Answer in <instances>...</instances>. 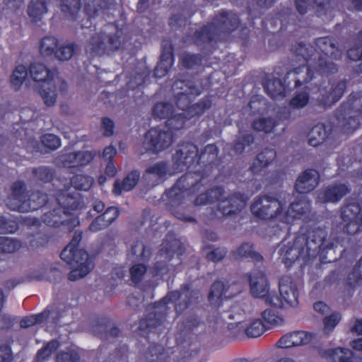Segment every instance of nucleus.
I'll return each instance as SVG.
<instances>
[{
	"instance_id": "30",
	"label": "nucleus",
	"mask_w": 362,
	"mask_h": 362,
	"mask_svg": "<svg viewBox=\"0 0 362 362\" xmlns=\"http://www.w3.org/2000/svg\"><path fill=\"white\" fill-rule=\"evenodd\" d=\"M275 157L276 152L273 149H266L257 156V162L264 167L272 162Z\"/></svg>"
},
{
	"instance_id": "53",
	"label": "nucleus",
	"mask_w": 362,
	"mask_h": 362,
	"mask_svg": "<svg viewBox=\"0 0 362 362\" xmlns=\"http://www.w3.org/2000/svg\"><path fill=\"white\" fill-rule=\"evenodd\" d=\"M116 153L117 151L113 146H108L103 151V158L106 160H111Z\"/></svg>"
},
{
	"instance_id": "27",
	"label": "nucleus",
	"mask_w": 362,
	"mask_h": 362,
	"mask_svg": "<svg viewBox=\"0 0 362 362\" xmlns=\"http://www.w3.org/2000/svg\"><path fill=\"white\" fill-rule=\"evenodd\" d=\"M58 346L59 344L56 341H52L48 343L44 348L38 351L37 362H43L57 349Z\"/></svg>"
},
{
	"instance_id": "12",
	"label": "nucleus",
	"mask_w": 362,
	"mask_h": 362,
	"mask_svg": "<svg viewBox=\"0 0 362 362\" xmlns=\"http://www.w3.org/2000/svg\"><path fill=\"white\" fill-rule=\"evenodd\" d=\"M347 192V187L344 185H340L328 188L323 194V197L319 199L322 202H336L345 195Z\"/></svg>"
},
{
	"instance_id": "4",
	"label": "nucleus",
	"mask_w": 362,
	"mask_h": 362,
	"mask_svg": "<svg viewBox=\"0 0 362 362\" xmlns=\"http://www.w3.org/2000/svg\"><path fill=\"white\" fill-rule=\"evenodd\" d=\"M250 289L252 293L257 297H266V302L272 305H277V298L269 293V284L264 274L255 270L250 276Z\"/></svg>"
},
{
	"instance_id": "61",
	"label": "nucleus",
	"mask_w": 362,
	"mask_h": 362,
	"mask_svg": "<svg viewBox=\"0 0 362 362\" xmlns=\"http://www.w3.org/2000/svg\"><path fill=\"white\" fill-rule=\"evenodd\" d=\"M348 124L350 127H345V129L347 132L349 131V130H352V129H356L357 127L358 124V121L356 119H351L349 121Z\"/></svg>"
},
{
	"instance_id": "57",
	"label": "nucleus",
	"mask_w": 362,
	"mask_h": 362,
	"mask_svg": "<svg viewBox=\"0 0 362 362\" xmlns=\"http://www.w3.org/2000/svg\"><path fill=\"white\" fill-rule=\"evenodd\" d=\"M212 200H213V198L211 197V195H210V197H209L208 194H202V195H200L196 199V203H197V204H206V203H207L209 202H211Z\"/></svg>"
},
{
	"instance_id": "59",
	"label": "nucleus",
	"mask_w": 362,
	"mask_h": 362,
	"mask_svg": "<svg viewBox=\"0 0 362 362\" xmlns=\"http://www.w3.org/2000/svg\"><path fill=\"white\" fill-rule=\"evenodd\" d=\"M14 231L13 229H8L6 228V223L5 222L4 218H0V233L8 232L13 233Z\"/></svg>"
},
{
	"instance_id": "40",
	"label": "nucleus",
	"mask_w": 362,
	"mask_h": 362,
	"mask_svg": "<svg viewBox=\"0 0 362 362\" xmlns=\"http://www.w3.org/2000/svg\"><path fill=\"white\" fill-rule=\"evenodd\" d=\"M343 88H344L343 84L339 85L337 87H336L335 89L334 90L333 93L331 94V96H329L327 99V100L324 102V105H330L332 103L337 101L342 95Z\"/></svg>"
},
{
	"instance_id": "2",
	"label": "nucleus",
	"mask_w": 362,
	"mask_h": 362,
	"mask_svg": "<svg viewBox=\"0 0 362 362\" xmlns=\"http://www.w3.org/2000/svg\"><path fill=\"white\" fill-rule=\"evenodd\" d=\"M81 233L76 232L70 243L61 253L62 259L74 268L69 274L71 281L78 280L86 276L93 269V264L87 252L79 248Z\"/></svg>"
},
{
	"instance_id": "49",
	"label": "nucleus",
	"mask_w": 362,
	"mask_h": 362,
	"mask_svg": "<svg viewBox=\"0 0 362 362\" xmlns=\"http://www.w3.org/2000/svg\"><path fill=\"white\" fill-rule=\"evenodd\" d=\"M348 57L351 60H358L362 57V50L360 48L351 49L348 51Z\"/></svg>"
},
{
	"instance_id": "42",
	"label": "nucleus",
	"mask_w": 362,
	"mask_h": 362,
	"mask_svg": "<svg viewBox=\"0 0 362 362\" xmlns=\"http://www.w3.org/2000/svg\"><path fill=\"white\" fill-rule=\"evenodd\" d=\"M238 255L240 257H252L257 256L256 254L252 250V247L249 244L243 245L238 250Z\"/></svg>"
},
{
	"instance_id": "28",
	"label": "nucleus",
	"mask_w": 362,
	"mask_h": 362,
	"mask_svg": "<svg viewBox=\"0 0 362 362\" xmlns=\"http://www.w3.org/2000/svg\"><path fill=\"white\" fill-rule=\"evenodd\" d=\"M146 272V267L144 264H136L130 268V276L133 282H139Z\"/></svg>"
},
{
	"instance_id": "47",
	"label": "nucleus",
	"mask_w": 362,
	"mask_h": 362,
	"mask_svg": "<svg viewBox=\"0 0 362 362\" xmlns=\"http://www.w3.org/2000/svg\"><path fill=\"white\" fill-rule=\"evenodd\" d=\"M11 357V351L8 347L0 348V362H8Z\"/></svg>"
},
{
	"instance_id": "43",
	"label": "nucleus",
	"mask_w": 362,
	"mask_h": 362,
	"mask_svg": "<svg viewBox=\"0 0 362 362\" xmlns=\"http://www.w3.org/2000/svg\"><path fill=\"white\" fill-rule=\"evenodd\" d=\"M77 354H62L57 356L56 362H78Z\"/></svg>"
},
{
	"instance_id": "23",
	"label": "nucleus",
	"mask_w": 362,
	"mask_h": 362,
	"mask_svg": "<svg viewBox=\"0 0 362 362\" xmlns=\"http://www.w3.org/2000/svg\"><path fill=\"white\" fill-rule=\"evenodd\" d=\"M93 182L92 177L78 175L71 180V185L78 189L86 191L90 188Z\"/></svg>"
},
{
	"instance_id": "51",
	"label": "nucleus",
	"mask_w": 362,
	"mask_h": 362,
	"mask_svg": "<svg viewBox=\"0 0 362 362\" xmlns=\"http://www.w3.org/2000/svg\"><path fill=\"white\" fill-rule=\"evenodd\" d=\"M359 228H360V227H359L358 224L354 220L350 221L346 225V231L350 234L356 233L359 230Z\"/></svg>"
},
{
	"instance_id": "32",
	"label": "nucleus",
	"mask_w": 362,
	"mask_h": 362,
	"mask_svg": "<svg viewBox=\"0 0 362 362\" xmlns=\"http://www.w3.org/2000/svg\"><path fill=\"white\" fill-rule=\"evenodd\" d=\"M220 21L228 30H231L236 26L238 23L237 16L232 13H223L221 16Z\"/></svg>"
},
{
	"instance_id": "9",
	"label": "nucleus",
	"mask_w": 362,
	"mask_h": 362,
	"mask_svg": "<svg viewBox=\"0 0 362 362\" xmlns=\"http://www.w3.org/2000/svg\"><path fill=\"white\" fill-rule=\"evenodd\" d=\"M239 333H245L249 337H257L265 331V326L259 319H247L237 323Z\"/></svg>"
},
{
	"instance_id": "21",
	"label": "nucleus",
	"mask_w": 362,
	"mask_h": 362,
	"mask_svg": "<svg viewBox=\"0 0 362 362\" xmlns=\"http://www.w3.org/2000/svg\"><path fill=\"white\" fill-rule=\"evenodd\" d=\"M262 318L269 326H278L284 323V320L282 316L279 315L274 308L266 309L262 312Z\"/></svg>"
},
{
	"instance_id": "52",
	"label": "nucleus",
	"mask_w": 362,
	"mask_h": 362,
	"mask_svg": "<svg viewBox=\"0 0 362 362\" xmlns=\"http://www.w3.org/2000/svg\"><path fill=\"white\" fill-rule=\"evenodd\" d=\"M144 252H145L144 247L141 243H136L132 247V253L138 257H143L144 256Z\"/></svg>"
},
{
	"instance_id": "26",
	"label": "nucleus",
	"mask_w": 362,
	"mask_h": 362,
	"mask_svg": "<svg viewBox=\"0 0 362 362\" xmlns=\"http://www.w3.org/2000/svg\"><path fill=\"white\" fill-rule=\"evenodd\" d=\"M58 49L55 52L54 56L59 60L66 61L71 58L73 56L74 48L73 45H58Z\"/></svg>"
},
{
	"instance_id": "44",
	"label": "nucleus",
	"mask_w": 362,
	"mask_h": 362,
	"mask_svg": "<svg viewBox=\"0 0 362 362\" xmlns=\"http://www.w3.org/2000/svg\"><path fill=\"white\" fill-rule=\"evenodd\" d=\"M236 200H235L234 199H231L230 200H226V201H224L223 202L221 205H220V208L223 212V214H230L231 213H234L238 209V207L236 209H228V204H231L232 202L233 203H236ZM232 208H234V206H233Z\"/></svg>"
},
{
	"instance_id": "19",
	"label": "nucleus",
	"mask_w": 362,
	"mask_h": 362,
	"mask_svg": "<svg viewBox=\"0 0 362 362\" xmlns=\"http://www.w3.org/2000/svg\"><path fill=\"white\" fill-rule=\"evenodd\" d=\"M47 200V197L44 194H33L32 195L30 202L28 206L23 205H18L11 206L13 209H18L21 211H28V210H35L40 206L43 205Z\"/></svg>"
},
{
	"instance_id": "48",
	"label": "nucleus",
	"mask_w": 362,
	"mask_h": 362,
	"mask_svg": "<svg viewBox=\"0 0 362 362\" xmlns=\"http://www.w3.org/2000/svg\"><path fill=\"white\" fill-rule=\"evenodd\" d=\"M313 308L316 312L320 314H325L329 310V306L321 301L315 303L313 305Z\"/></svg>"
},
{
	"instance_id": "60",
	"label": "nucleus",
	"mask_w": 362,
	"mask_h": 362,
	"mask_svg": "<svg viewBox=\"0 0 362 362\" xmlns=\"http://www.w3.org/2000/svg\"><path fill=\"white\" fill-rule=\"evenodd\" d=\"M306 0H296V7L300 13L305 12Z\"/></svg>"
},
{
	"instance_id": "37",
	"label": "nucleus",
	"mask_w": 362,
	"mask_h": 362,
	"mask_svg": "<svg viewBox=\"0 0 362 362\" xmlns=\"http://www.w3.org/2000/svg\"><path fill=\"white\" fill-rule=\"evenodd\" d=\"M79 8V0H63L62 9L65 13L74 15Z\"/></svg>"
},
{
	"instance_id": "34",
	"label": "nucleus",
	"mask_w": 362,
	"mask_h": 362,
	"mask_svg": "<svg viewBox=\"0 0 362 362\" xmlns=\"http://www.w3.org/2000/svg\"><path fill=\"white\" fill-rule=\"evenodd\" d=\"M45 314L41 313L37 315H31L24 317L21 321V326L24 328H27L35 325L37 323L42 322L43 318L45 317Z\"/></svg>"
},
{
	"instance_id": "46",
	"label": "nucleus",
	"mask_w": 362,
	"mask_h": 362,
	"mask_svg": "<svg viewBox=\"0 0 362 362\" xmlns=\"http://www.w3.org/2000/svg\"><path fill=\"white\" fill-rule=\"evenodd\" d=\"M100 39V35L94 36L90 42L87 45V50L90 52H96L97 49L100 47L99 40Z\"/></svg>"
},
{
	"instance_id": "14",
	"label": "nucleus",
	"mask_w": 362,
	"mask_h": 362,
	"mask_svg": "<svg viewBox=\"0 0 362 362\" xmlns=\"http://www.w3.org/2000/svg\"><path fill=\"white\" fill-rule=\"evenodd\" d=\"M341 320V315L339 313L335 312L323 318L322 320V334L326 337L330 336L335 327Z\"/></svg>"
},
{
	"instance_id": "5",
	"label": "nucleus",
	"mask_w": 362,
	"mask_h": 362,
	"mask_svg": "<svg viewBox=\"0 0 362 362\" xmlns=\"http://www.w3.org/2000/svg\"><path fill=\"white\" fill-rule=\"evenodd\" d=\"M316 338V334L303 330L295 331L282 336L277 341V346L288 349L294 346H305Z\"/></svg>"
},
{
	"instance_id": "13",
	"label": "nucleus",
	"mask_w": 362,
	"mask_h": 362,
	"mask_svg": "<svg viewBox=\"0 0 362 362\" xmlns=\"http://www.w3.org/2000/svg\"><path fill=\"white\" fill-rule=\"evenodd\" d=\"M139 177V174L137 172H132L124 180L123 182L120 185L117 182L115 184L114 192L116 194H121L123 191H130L136 185Z\"/></svg>"
},
{
	"instance_id": "7",
	"label": "nucleus",
	"mask_w": 362,
	"mask_h": 362,
	"mask_svg": "<svg viewBox=\"0 0 362 362\" xmlns=\"http://www.w3.org/2000/svg\"><path fill=\"white\" fill-rule=\"evenodd\" d=\"M279 291L282 305L285 307L296 308L298 305V291L296 283L290 277L282 278L279 283Z\"/></svg>"
},
{
	"instance_id": "10",
	"label": "nucleus",
	"mask_w": 362,
	"mask_h": 362,
	"mask_svg": "<svg viewBox=\"0 0 362 362\" xmlns=\"http://www.w3.org/2000/svg\"><path fill=\"white\" fill-rule=\"evenodd\" d=\"M318 178L319 175L316 170H308L305 171L296 180V190L300 194L312 190L316 186Z\"/></svg>"
},
{
	"instance_id": "35",
	"label": "nucleus",
	"mask_w": 362,
	"mask_h": 362,
	"mask_svg": "<svg viewBox=\"0 0 362 362\" xmlns=\"http://www.w3.org/2000/svg\"><path fill=\"white\" fill-rule=\"evenodd\" d=\"M308 103V96L306 93H300L296 95L290 102V105L293 108H301L305 107Z\"/></svg>"
},
{
	"instance_id": "11",
	"label": "nucleus",
	"mask_w": 362,
	"mask_h": 362,
	"mask_svg": "<svg viewBox=\"0 0 362 362\" xmlns=\"http://www.w3.org/2000/svg\"><path fill=\"white\" fill-rule=\"evenodd\" d=\"M93 159V155L89 151L69 153L62 156L59 160L64 167H76L88 163Z\"/></svg>"
},
{
	"instance_id": "50",
	"label": "nucleus",
	"mask_w": 362,
	"mask_h": 362,
	"mask_svg": "<svg viewBox=\"0 0 362 362\" xmlns=\"http://www.w3.org/2000/svg\"><path fill=\"white\" fill-rule=\"evenodd\" d=\"M351 329L358 335H362V318L356 319L353 322Z\"/></svg>"
},
{
	"instance_id": "20",
	"label": "nucleus",
	"mask_w": 362,
	"mask_h": 362,
	"mask_svg": "<svg viewBox=\"0 0 362 362\" xmlns=\"http://www.w3.org/2000/svg\"><path fill=\"white\" fill-rule=\"evenodd\" d=\"M28 72L25 66L23 65L17 66L11 76V83L12 86L18 89L23 83Z\"/></svg>"
},
{
	"instance_id": "41",
	"label": "nucleus",
	"mask_w": 362,
	"mask_h": 362,
	"mask_svg": "<svg viewBox=\"0 0 362 362\" xmlns=\"http://www.w3.org/2000/svg\"><path fill=\"white\" fill-rule=\"evenodd\" d=\"M166 172L165 165L163 164H156L152 166L148 173L151 176H157L158 177H163Z\"/></svg>"
},
{
	"instance_id": "31",
	"label": "nucleus",
	"mask_w": 362,
	"mask_h": 362,
	"mask_svg": "<svg viewBox=\"0 0 362 362\" xmlns=\"http://www.w3.org/2000/svg\"><path fill=\"white\" fill-rule=\"evenodd\" d=\"M274 124L270 119L259 118L253 123V127L257 131L269 132L272 130Z\"/></svg>"
},
{
	"instance_id": "18",
	"label": "nucleus",
	"mask_w": 362,
	"mask_h": 362,
	"mask_svg": "<svg viewBox=\"0 0 362 362\" xmlns=\"http://www.w3.org/2000/svg\"><path fill=\"white\" fill-rule=\"evenodd\" d=\"M118 216V210L116 207H110L108 208L105 213L97 217L92 223V228L93 229H97L96 223L104 222L103 223V226H107L110 223H112Z\"/></svg>"
},
{
	"instance_id": "39",
	"label": "nucleus",
	"mask_w": 362,
	"mask_h": 362,
	"mask_svg": "<svg viewBox=\"0 0 362 362\" xmlns=\"http://www.w3.org/2000/svg\"><path fill=\"white\" fill-rule=\"evenodd\" d=\"M21 247L18 241L14 240L8 238H4V246L2 252H13Z\"/></svg>"
},
{
	"instance_id": "17",
	"label": "nucleus",
	"mask_w": 362,
	"mask_h": 362,
	"mask_svg": "<svg viewBox=\"0 0 362 362\" xmlns=\"http://www.w3.org/2000/svg\"><path fill=\"white\" fill-rule=\"evenodd\" d=\"M58 45V40L54 37L43 38L40 45V54L44 57H49L52 54H55Z\"/></svg>"
},
{
	"instance_id": "16",
	"label": "nucleus",
	"mask_w": 362,
	"mask_h": 362,
	"mask_svg": "<svg viewBox=\"0 0 362 362\" xmlns=\"http://www.w3.org/2000/svg\"><path fill=\"white\" fill-rule=\"evenodd\" d=\"M310 145L317 146L322 144L327 137V130L324 125L318 124L314 127L309 134Z\"/></svg>"
},
{
	"instance_id": "22",
	"label": "nucleus",
	"mask_w": 362,
	"mask_h": 362,
	"mask_svg": "<svg viewBox=\"0 0 362 362\" xmlns=\"http://www.w3.org/2000/svg\"><path fill=\"white\" fill-rule=\"evenodd\" d=\"M265 89L268 94L273 98L281 95L284 91V86L278 78L268 79L265 83Z\"/></svg>"
},
{
	"instance_id": "33",
	"label": "nucleus",
	"mask_w": 362,
	"mask_h": 362,
	"mask_svg": "<svg viewBox=\"0 0 362 362\" xmlns=\"http://www.w3.org/2000/svg\"><path fill=\"white\" fill-rule=\"evenodd\" d=\"M281 259L287 266L290 265L291 262L296 260L298 257V252L296 249L291 248L287 250H281Z\"/></svg>"
},
{
	"instance_id": "3",
	"label": "nucleus",
	"mask_w": 362,
	"mask_h": 362,
	"mask_svg": "<svg viewBox=\"0 0 362 362\" xmlns=\"http://www.w3.org/2000/svg\"><path fill=\"white\" fill-rule=\"evenodd\" d=\"M30 71L35 81H42L40 93L45 103L48 106L53 105L57 100L56 86L59 83L64 85V83L42 64H33Z\"/></svg>"
},
{
	"instance_id": "6",
	"label": "nucleus",
	"mask_w": 362,
	"mask_h": 362,
	"mask_svg": "<svg viewBox=\"0 0 362 362\" xmlns=\"http://www.w3.org/2000/svg\"><path fill=\"white\" fill-rule=\"evenodd\" d=\"M172 142V134L168 132H161L157 129L150 130L144 141L146 150L160 151L168 147Z\"/></svg>"
},
{
	"instance_id": "38",
	"label": "nucleus",
	"mask_w": 362,
	"mask_h": 362,
	"mask_svg": "<svg viewBox=\"0 0 362 362\" xmlns=\"http://www.w3.org/2000/svg\"><path fill=\"white\" fill-rule=\"evenodd\" d=\"M170 111L171 106L162 103L156 104L153 110L154 115L160 118L167 117Z\"/></svg>"
},
{
	"instance_id": "36",
	"label": "nucleus",
	"mask_w": 362,
	"mask_h": 362,
	"mask_svg": "<svg viewBox=\"0 0 362 362\" xmlns=\"http://www.w3.org/2000/svg\"><path fill=\"white\" fill-rule=\"evenodd\" d=\"M317 45L320 47L322 51L325 53L326 55L332 56L334 54V50L335 47H334V45L332 43L330 39H320L317 41Z\"/></svg>"
},
{
	"instance_id": "1",
	"label": "nucleus",
	"mask_w": 362,
	"mask_h": 362,
	"mask_svg": "<svg viewBox=\"0 0 362 362\" xmlns=\"http://www.w3.org/2000/svg\"><path fill=\"white\" fill-rule=\"evenodd\" d=\"M285 198L278 199L266 197L255 201L252 206V214L262 219L276 218L283 224L293 222L310 210V203L305 196H300L298 201L291 204L289 208L284 211Z\"/></svg>"
},
{
	"instance_id": "24",
	"label": "nucleus",
	"mask_w": 362,
	"mask_h": 362,
	"mask_svg": "<svg viewBox=\"0 0 362 362\" xmlns=\"http://www.w3.org/2000/svg\"><path fill=\"white\" fill-rule=\"evenodd\" d=\"M224 291V285L222 282H215L210 291L209 299L212 304L219 305V301L221 299Z\"/></svg>"
},
{
	"instance_id": "64",
	"label": "nucleus",
	"mask_w": 362,
	"mask_h": 362,
	"mask_svg": "<svg viewBox=\"0 0 362 362\" xmlns=\"http://www.w3.org/2000/svg\"><path fill=\"white\" fill-rule=\"evenodd\" d=\"M357 9L362 11V0H352Z\"/></svg>"
},
{
	"instance_id": "15",
	"label": "nucleus",
	"mask_w": 362,
	"mask_h": 362,
	"mask_svg": "<svg viewBox=\"0 0 362 362\" xmlns=\"http://www.w3.org/2000/svg\"><path fill=\"white\" fill-rule=\"evenodd\" d=\"M46 12L45 0H33L28 6V15L35 21L40 20Z\"/></svg>"
},
{
	"instance_id": "55",
	"label": "nucleus",
	"mask_w": 362,
	"mask_h": 362,
	"mask_svg": "<svg viewBox=\"0 0 362 362\" xmlns=\"http://www.w3.org/2000/svg\"><path fill=\"white\" fill-rule=\"evenodd\" d=\"M23 188V185L22 183L19 182L15 184L13 186V196L19 201L21 202V192Z\"/></svg>"
},
{
	"instance_id": "25",
	"label": "nucleus",
	"mask_w": 362,
	"mask_h": 362,
	"mask_svg": "<svg viewBox=\"0 0 362 362\" xmlns=\"http://www.w3.org/2000/svg\"><path fill=\"white\" fill-rule=\"evenodd\" d=\"M172 64L173 58L171 54H168L167 55L163 56L162 60L155 69V76L156 77H162L168 72Z\"/></svg>"
},
{
	"instance_id": "29",
	"label": "nucleus",
	"mask_w": 362,
	"mask_h": 362,
	"mask_svg": "<svg viewBox=\"0 0 362 362\" xmlns=\"http://www.w3.org/2000/svg\"><path fill=\"white\" fill-rule=\"evenodd\" d=\"M42 144L49 150H54L60 146V139L55 135L49 134L42 136Z\"/></svg>"
},
{
	"instance_id": "8",
	"label": "nucleus",
	"mask_w": 362,
	"mask_h": 362,
	"mask_svg": "<svg viewBox=\"0 0 362 362\" xmlns=\"http://www.w3.org/2000/svg\"><path fill=\"white\" fill-rule=\"evenodd\" d=\"M320 355L329 362H356L354 352L347 348L322 349Z\"/></svg>"
},
{
	"instance_id": "63",
	"label": "nucleus",
	"mask_w": 362,
	"mask_h": 362,
	"mask_svg": "<svg viewBox=\"0 0 362 362\" xmlns=\"http://www.w3.org/2000/svg\"><path fill=\"white\" fill-rule=\"evenodd\" d=\"M218 256H216L215 258L218 260V259H222L224 257L226 252L224 250H216L214 252V254L215 255H216V254H218Z\"/></svg>"
},
{
	"instance_id": "54",
	"label": "nucleus",
	"mask_w": 362,
	"mask_h": 362,
	"mask_svg": "<svg viewBox=\"0 0 362 362\" xmlns=\"http://www.w3.org/2000/svg\"><path fill=\"white\" fill-rule=\"evenodd\" d=\"M174 123H176L174 128L175 129H180L183 125V118L181 116H179L177 118H172L168 121V125H173Z\"/></svg>"
},
{
	"instance_id": "58",
	"label": "nucleus",
	"mask_w": 362,
	"mask_h": 362,
	"mask_svg": "<svg viewBox=\"0 0 362 362\" xmlns=\"http://www.w3.org/2000/svg\"><path fill=\"white\" fill-rule=\"evenodd\" d=\"M105 173L107 174V175L108 177H113L115 173H116V168L115 167V165L111 163H109L107 166H106V169H105Z\"/></svg>"
},
{
	"instance_id": "56",
	"label": "nucleus",
	"mask_w": 362,
	"mask_h": 362,
	"mask_svg": "<svg viewBox=\"0 0 362 362\" xmlns=\"http://www.w3.org/2000/svg\"><path fill=\"white\" fill-rule=\"evenodd\" d=\"M351 346L357 351H362V337L353 340L351 342Z\"/></svg>"
},
{
	"instance_id": "45",
	"label": "nucleus",
	"mask_w": 362,
	"mask_h": 362,
	"mask_svg": "<svg viewBox=\"0 0 362 362\" xmlns=\"http://www.w3.org/2000/svg\"><path fill=\"white\" fill-rule=\"evenodd\" d=\"M114 124L113 122L110 119L105 118L103 120V129L105 131L106 135L110 136L113 133Z\"/></svg>"
},
{
	"instance_id": "62",
	"label": "nucleus",
	"mask_w": 362,
	"mask_h": 362,
	"mask_svg": "<svg viewBox=\"0 0 362 362\" xmlns=\"http://www.w3.org/2000/svg\"><path fill=\"white\" fill-rule=\"evenodd\" d=\"M317 66L320 69L325 71V69H327V71H329V68L327 67L326 62L323 58H319Z\"/></svg>"
}]
</instances>
